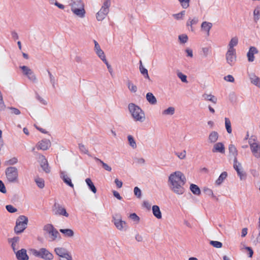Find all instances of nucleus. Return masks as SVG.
Instances as JSON below:
<instances>
[{"label": "nucleus", "instance_id": "obj_1", "mask_svg": "<svg viewBox=\"0 0 260 260\" xmlns=\"http://www.w3.org/2000/svg\"><path fill=\"white\" fill-rule=\"evenodd\" d=\"M186 181L182 172L177 170L171 173L168 176V184L170 189L176 194L180 196L185 192L184 185Z\"/></svg>", "mask_w": 260, "mask_h": 260}, {"label": "nucleus", "instance_id": "obj_2", "mask_svg": "<svg viewBox=\"0 0 260 260\" xmlns=\"http://www.w3.org/2000/svg\"><path fill=\"white\" fill-rule=\"evenodd\" d=\"M128 109L131 116L135 121L143 122L145 121V112L138 105L134 103H130L128 105Z\"/></svg>", "mask_w": 260, "mask_h": 260}, {"label": "nucleus", "instance_id": "obj_3", "mask_svg": "<svg viewBox=\"0 0 260 260\" xmlns=\"http://www.w3.org/2000/svg\"><path fill=\"white\" fill-rule=\"evenodd\" d=\"M70 6L72 12L77 17L84 18L85 17L84 5L81 0H72Z\"/></svg>", "mask_w": 260, "mask_h": 260}, {"label": "nucleus", "instance_id": "obj_4", "mask_svg": "<svg viewBox=\"0 0 260 260\" xmlns=\"http://www.w3.org/2000/svg\"><path fill=\"white\" fill-rule=\"evenodd\" d=\"M111 6V0H105L100 9L95 14L96 19L98 21H103L109 12V8Z\"/></svg>", "mask_w": 260, "mask_h": 260}, {"label": "nucleus", "instance_id": "obj_5", "mask_svg": "<svg viewBox=\"0 0 260 260\" xmlns=\"http://www.w3.org/2000/svg\"><path fill=\"white\" fill-rule=\"evenodd\" d=\"M28 222V219L26 216H19L16 221V225L14 228L15 233L18 234L23 232L27 227Z\"/></svg>", "mask_w": 260, "mask_h": 260}, {"label": "nucleus", "instance_id": "obj_6", "mask_svg": "<svg viewBox=\"0 0 260 260\" xmlns=\"http://www.w3.org/2000/svg\"><path fill=\"white\" fill-rule=\"evenodd\" d=\"M56 255L58 257L59 260H73L72 255L68 250L61 247H57L54 249Z\"/></svg>", "mask_w": 260, "mask_h": 260}, {"label": "nucleus", "instance_id": "obj_7", "mask_svg": "<svg viewBox=\"0 0 260 260\" xmlns=\"http://www.w3.org/2000/svg\"><path fill=\"white\" fill-rule=\"evenodd\" d=\"M34 254L44 260H53L54 259L53 253L45 248H42L39 251L34 250Z\"/></svg>", "mask_w": 260, "mask_h": 260}, {"label": "nucleus", "instance_id": "obj_8", "mask_svg": "<svg viewBox=\"0 0 260 260\" xmlns=\"http://www.w3.org/2000/svg\"><path fill=\"white\" fill-rule=\"evenodd\" d=\"M7 180L9 182H15L18 180V173L15 167L8 168L6 171Z\"/></svg>", "mask_w": 260, "mask_h": 260}, {"label": "nucleus", "instance_id": "obj_9", "mask_svg": "<svg viewBox=\"0 0 260 260\" xmlns=\"http://www.w3.org/2000/svg\"><path fill=\"white\" fill-rule=\"evenodd\" d=\"M248 143L253 154L256 157L258 156L260 154V144L254 138H250Z\"/></svg>", "mask_w": 260, "mask_h": 260}, {"label": "nucleus", "instance_id": "obj_10", "mask_svg": "<svg viewBox=\"0 0 260 260\" xmlns=\"http://www.w3.org/2000/svg\"><path fill=\"white\" fill-rule=\"evenodd\" d=\"M113 219L114 224L118 230L124 231L127 229V226L126 221L122 220L121 217H114Z\"/></svg>", "mask_w": 260, "mask_h": 260}, {"label": "nucleus", "instance_id": "obj_11", "mask_svg": "<svg viewBox=\"0 0 260 260\" xmlns=\"http://www.w3.org/2000/svg\"><path fill=\"white\" fill-rule=\"evenodd\" d=\"M38 162L42 170L46 173L50 172V169L47 159L43 155H39L38 156Z\"/></svg>", "mask_w": 260, "mask_h": 260}, {"label": "nucleus", "instance_id": "obj_12", "mask_svg": "<svg viewBox=\"0 0 260 260\" xmlns=\"http://www.w3.org/2000/svg\"><path fill=\"white\" fill-rule=\"evenodd\" d=\"M15 252L17 260H28L29 255L27 254L26 249L22 248L16 251Z\"/></svg>", "mask_w": 260, "mask_h": 260}, {"label": "nucleus", "instance_id": "obj_13", "mask_svg": "<svg viewBox=\"0 0 260 260\" xmlns=\"http://www.w3.org/2000/svg\"><path fill=\"white\" fill-rule=\"evenodd\" d=\"M51 145V143L49 140H44L39 142L36 146L38 149L45 151L48 150Z\"/></svg>", "mask_w": 260, "mask_h": 260}, {"label": "nucleus", "instance_id": "obj_14", "mask_svg": "<svg viewBox=\"0 0 260 260\" xmlns=\"http://www.w3.org/2000/svg\"><path fill=\"white\" fill-rule=\"evenodd\" d=\"M234 168L236 170L240 179H243L245 177V173L241 164L236 159H234Z\"/></svg>", "mask_w": 260, "mask_h": 260}, {"label": "nucleus", "instance_id": "obj_15", "mask_svg": "<svg viewBox=\"0 0 260 260\" xmlns=\"http://www.w3.org/2000/svg\"><path fill=\"white\" fill-rule=\"evenodd\" d=\"M226 60L229 64L233 63L236 60V50H228L226 53Z\"/></svg>", "mask_w": 260, "mask_h": 260}, {"label": "nucleus", "instance_id": "obj_16", "mask_svg": "<svg viewBox=\"0 0 260 260\" xmlns=\"http://www.w3.org/2000/svg\"><path fill=\"white\" fill-rule=\"evenodd\" d=\"M212 152L213 153H219L222 154H224L225 152V149L223 143L222 142L216 143L213 146Z\"/></svg>", "mask_w": 260, "mask_h": 260}, {"label": "nucleus", "instance_id": "obj_17", "mask_svg": "<svg viewBox=\"0 0 260 260\" xmlns=\"http://www.w3.org/2000/svg\"><path fill=\"white\" fill-rule=\"evenodd\" d=\"M24 74L26 75L31 81H35L36 77L31 70L26 66L21 67Z\"/></svg>", "mask_w": 260, "mask_h": 260}, {"label": "nucleus", "instance_id": "obj_18", "mask_svg": "<svg viewBox=\"0 0 260 260\" xmlns=\"http://www.w3.org/2000/svg\"><path fill=\"white\" fill-rule=\"evenodd\" d=\"M258 51L257 49L254 47H250L249 49V51L247 54V56L248 57V60L250 62H252L254 59L255 54L257 53Z\"/></svg>", "mask_w": 260, "mask_h": 260}, {"label": "nucleus", "instance_id": "obj_19", "mask_svg": "<svg viewBox=\"0 0 260 260\" xmlns=\"http://www.w3.org/2000/svg\"><path fill=\"white\" fill-rule=\"evenodd\" d=\"M212 26V24L211 23L204 21L201 24L202 31L207 35H209Z\"/></svg>", "mask_w": 260, "mask_h": 260}, {"label": "nucleus", "instance_id": "obj_20", "mask_svg": "<svg viewBox=\"0 0 260 260\" xmlns=\"http://www.w3.org/2000/svg\"><path fill=\"white\" fill-rule=\"evenodd\" d=\"M59 231L66 237L72 238L75 235L74 231L71 229H61Z\"/></svg>", "mask_w": 260, "mask_h": 260}, {"label": "nucleus", "instance_id": "obj_21", "mask_svg": "<svg viewBox=\"0 0 260 260\" xmlns=\"http://www.w3.org/2000/svg\"><path fill=\"white\" fill-rule=\"evenodd\" d=\"M219 138V135L217 132L213 131L211 132L208 136L209 142L211 143H214L217 141Z\"/></svg>", "mask_w": 260, "mask_h": 260}, {"label": "nucleus", "instance_id": "obj_22", "mask_svg": "<svg viewBox=\"0 0 260 260\" xmlns=\"http://www.w3.org/2000/svg\"><path fill=\"white\" fill-rule=\"evenodd\" d=\"M152 210L153 215L157 219L162 218V214L159 207L157 205H154L152 207Z\"/></svg>", "mask_w": 260, "mask_h": 260}, {"label": "nucleus", "instance_id": "obj_23", "mask_svg": "<svg viewBox=\"0 0 260 260\" xmlns=\"http://www.w3.org/2000/svg\"><path fill=\"white\" fill-rule=\"evenodd\" d=\"M238 41V38L237 37L232 38L229 42L228 50H235L234 48L237 45Z\"/></svg>", "mask_w": 260, "mask_h": 260}, {"label": "nucleus", "instance_id": "obj_24", "mask_svg": "<svg viewBox=\"0 0 260 260\" xmlns=\"http://www.w3.org/2000/svg\"><path fill=\"white\" fill-rule=\"evenodd\" d=\"M147 102L151 105H155L157 103L156 98L151 92H148L146 95Z\"/></svg>", "mask_w": 260, "mask_h": 260}, {"label": "nucleus", "instance_id": "obj_25", "mask_svg": "<svg viewBox=\"0 0 260 260\" xmlns=\"http://www.w3.org/2000/svg\"><path fill=\"white\" fill-rule=\"evenodd\" d=\"M18 241V237H14L9 240V242L11 244V246L14 252L17 250Z\"/></svg>", "mask_w": 260, "mask_h": 260}, {"label": "nucleus", "instance_id": "obj_26", "mask_svg": "<svg viewBox=\"0 0 260 260\" xmlns=\"http://www.w3.org/2000/svg\"><path fill=\"white\" fill-rule=\"evenodd\" d=\"M85 182L93 193L95 194L96 193V188L91 180L89 178H86Z\"/></svg>", "mask_w": 260, "mask_h": 260}, {"label": "nucleus", "instance_id": "obj_27", "mask_svg": "<svg viewBox=\"0 0 260 260\" xmlns=\"http://www.w3.org/2000/svg\"><path fill=\"white\" fill-rule=\"evenodd\" d=\"M229 150L230 155L232 157H234L235 159H236V157L238 154V152L235 145L230 144L229 146Z\"/></svg>", "mask_w": 260, "mask_h": 260}, {"label": "nucleus", "instance_id": "obj_28", "mask_svg": "<svg viewBox=\"0 0 260 260\" xmlns=\"http://www.w3.org/2000/svg\"><path fill=\"white\" fill-rule=\"evenodd\" d=\"M190 190L191 192L196 195H199L201 194V190L199 186L194 184H191L189 187Z\"/></svg>", "mask_w": 260, "mask_h": 260}, {"label": "nucleus", "instance_id": "obj_29", "mask_svg": "<svg viewBox=\"0 0 260 260\" xmlns=\"http://www.w3.org/2000/svg\"><path fill=\"white\" fill-rule=\"evenodd\" d=\"M251 83L255 85L260 87V79L255 75H251L250 76Z\"/></svg>", "mask_w": 260, "mask_h": 260}, {"label": "nucleus", "instance_id": "obj_30", "mask_svg": "<svg viewBox=\"0 0 260 260\" xmlns=\"http://www.w3.org/2000/svg\"><path fill=\"white\" fill-rule=\"evenodd\" d=\"M35 182L40 188H43L45 187V181L43 178L37 177L35 178Z\"/></svg>", "mask_w": 260, "mask_h": 260}, {"label": "nucleus", "instance_id": "obj_31", "mask_svg": "<svg viewBox=\"0 0 260 260\" xmlns=\"http://www.w3.org/2000/svg\"><path fill=\"white\" fill-rule=\"evenodd\" d=\"M227 176V173L225 172H222L216 180V183L217 185L221 184Z\"/></svg>", "mask_w": 260, "mask_h": 260}, {"label": "nucleus", "instance_id": "obj_32", "mask_svg": "<svg viewBox=\"0 0 260 260\" xmlns=\"http://www.w3.org/2000/svg\"><path fill=\"white\" fill-rule=\"evenodd\" d=\"M198 21V20L197 18H192V19H189L187 23V25L188 26H189L190 27V30L191 31H194V29L193 28V25L196 24Z\"/></svg>", "mask_w": 260, "mask_h": 260}, {"label": "nucleus", "instance_id": "obj_33", "mask_svg": "<svg viewBox=\"0 0 260 260\" xmlns=\"http://www.w3.org/2000/svg\"><path fill=\"white\" fill-rule=\"evenodd\" d=\"M127 87L129 90L132 93H136L138 90L137 86L131 82L127 83Z\"/></svg>", "mask_w": 260, "mask_h": 260}, {"label": "nucleus", "instance_id": "obj_34", "mask_svg": "<svg viewBox=\"0 0 260 260\" xmlns=\"http://www.w3.org/2000/svg\"><path fill=\"white\" fill-rule=\"evenodd\" d=\"M175 109L173 107H170L162 112L164 115H172L174 114Z\"/></svg>", "mask_w": 260, "mask_h": 260}, {"label": "nucleus", "instance_id": "obj_35", "mask_svg": "<svg viewBox=\"0 0 260 260\" xmlns=\"http://www.w3.org/2000/svg\"><path fill=\"white\" fill-rule=\"evenodd\" d=\"M48 234L50 235L52 240H55L57 238L59 233L58 231L54 228Z\"/></svg>", "mask_w": 260, "mask_h": 260}, {"label": "nucleus", "instance_id": "obj_36", "mask_svg": "<svg viewBox=\"0 0 260 260\" xmlns=\"http://www.w3.org/2000/svg\"><path fill=\"white\" fill-rule=\"evenodd\" d=\"M140 73L142 75H143L146 79H150L147 70L143 65H140Z\"/></svg>", "mask_w": 260, "mask_h": 260}, {"label": "nucleus", "instance_id": "obj_37", "mask_svg": "<svg viewBox=\"0 0 260 260\" xmlns=\"http://www.w3.org/2000/svg\"><path fill=\"white\" fill-rule=\"evenodd\" d=\"M57 214L63 215L66 217L69 216V214L67 213L66 209L64 207H62V206L58 207Z\"/></svg>", "mask_w": 260, "mask_h": 260}, {"label": "nucleus", "instance_id": "obj_38", "mask_svg": "<svg viewBox=\"0 0 260 260\" xmlns=\"http://www.w3.org/2000/svg\"><path fill=\"white\" fill-rule=\"evenodd\" d=\"M225 126L226 129L229 134L232 133V128H231V123L230 120L227 118H225Z\"/></svg>", "mask_w": 260, "mask_h": 260}, {"label": "nucleus", "instance_id": "obj_39", "mask_svg": "<svg viewBox=\"0 0 260 260\" xmlns=\"http://www.w3.org/2000/svg\"><path fill=\"white\" fill-rule=\"evenodd\" d=\"M127 138L130 146L133 148H136L137 144L134 138L132 136L129 135L128 136Z\"/></svg>", "mask_w": 260, "mask_h": 260}, {"label": "nucleus", "instance_id": "obj_40", "mask_svg": "<svg viewBox=\"0 0 260 260\" xmlns=\"http://www.w3.org/2000/svg\"><path fill=\"white\" fill-rule=\"evenodd\" d=\"M54 228L52 224H47L43 227V230L47 234H49Z\"/></svg>", "mask_w": 260, "mask_h": 260}, {"label": "nucleus", "instance_id": "obj_41", "mask_svg": "<svg viewBox=\"0 0 260 260\" xmlns=\"http://www.w3.org/2000/svg\"><path fill=\"white\" fill-rule=\"evenodd\" d=\"M63 179L65 183H66L68 185L70 186L73 187L74 185L72 182V180L70 177H69L68 176L64 175L62 176Z\"/></svg>", "mask_w": 260, "mask_h": 260}, {"label": "nucleus", "instance_id": "obj_42", "mask_svg": "<svg viewBox=\"0 0 260 260\" xmlns=\"http://www.w3.org/2000/svg\"><path fill=\"white\" fill-rule=\"evenodd\" d=\"M96 54L98 56L103 60V61H106V57L105 55V53L104 51L101 49L96 52Z\"/></svg>", "mask_w": 260, "mask_h": 260}, {"label": "nucleus", "instance_id": "obj_43", "mask_svg": "<svg viewBox=\"0 0 260 260\" xmlns=\"http://www.w3.org/2000/svg\"><path fill=\"white\" fill-rule=\"evenodd\" d=\"M205 96L207 100H209V101L211 102L212 103H213L214 104L216 103L217 99L215 98V96H214L213 95L211 94H206L205 95Z\"/></svg>", "mask_w": 260, "mask_h": 260}, {"label": "nucleus", "instance_id": "obj_44", "mask_svg": "<svg viewBox=\"0 0 260 260\" xmlns=\"http://www.w3.org/2000/svg\"><path fill=\"white\" fill-rule=\"evenodd\" d=\"M183 8L186 9L189 6L190 0H178Z\"/></svg>", "mask_w": 260, "mask_h": 260}, {"label": "nucleus", "instance_id": "obj_45", "mask_svg": "<svg viewBox=\"0 0 260 260\" xmlns=\"http://www.w3.org/2000/svg\"><path fill=\"white\" fill-rule=\"evenodd\" d=\"M50 3L51 4H54L60 9L63 10L65 8V7L63 4L59 3L54 0H51Z\"/></svg>", "mask_w": 260, "mask_h": 260}, {"label": "nucleus", "instance_id": "obj_46", "mask_svg": "<svg viewBox=\"0 0 260 260\" xmlns=\"http://www.w3.org/2000/svg\"><path fill=\"white\" fill-rule=\"evenodd\" d=\"M210 244L215 248H220L222 247V243L217 241H211Z\"/></svg>", "mask_w": 260, "mask_h": 260}, {"label": "nucleus", "instance_id": "obj_47", "mask_svg": "<svg viewBox=\"0 0 260 260\" xmlns=\"http://www.w3.org/2000/svg\"><path fill=\"white\" fill-rule=\"evenodd\" d=\"M135 239L138 242H142L144 241V236L142 234L137 233L135 235Z\"/></svg>", "mask_w": 260, "mask_h": 260}, {"label": "nucleus", "instance_id": "obj_48", "mask_svg": "<svg viewBox=\"0 0 260 260\" xmlns=\"http://www.w3.org/2000/svg\"><path fill=\"white\" fill-rule=\"evenodd\" d=\"M184 13V11H183L177 14H175L173 16L176 19L181 20L183 18Z\"/></svg>", "mask_w": 260, "mask_h": 260}, {"label": "nucleus", "instance_id": "obj_49", "mask_svg": "<svg viewBox=\"0 0 260 260\" xmlns=\"http://www.w3.org/2000/svg\"><path fill=\"white\" fill-rule=\"evenodd\" d=\"M134 193L135 195L138 198H140L141 197V190L138 187H135L134 188Z\"/></svg>", "mask_w": 260, "mask_h": 260}, {"label": "nucleus", "instance_id": "obj_50", "mask_svg": "<svg viewBox=\"0 0 260 260\" xmlns=\"http://www.w3.org/2000/svg\"><path fill=\"white\" fill-rule=\"evenodd\" d=\"M6 208L7 211L10 213H14L17 211V209L11 205H7Z\"/></svg>", "mask_w": 260, "mask_h": 260}, {"label": "nucleus", "instance_id": "obj_51", "mask_svg": "<svg viewBox=\"0 0 260 260\" xmlns=\"http://www.w3.org/2000/svg\"><path fill=\"white\" fill-rule=\"evenodd\" d=\"M129 217L134 221L138 222L140 220V218L137 215L136 213L131 214Z\"/></svg>", "mask_w": 260, "mask_h": 260}, {"label": "nucleus", "instance_id": "obj_52", "mask_svg": "<svg viewBox=\"0 0 260 260\" xmlns=\"http://www.w3.org/2000/svg\"><path fill=\"white\" fill-rule=\"evenodd\" d=\"M224 80L226 81V82H234L235 81V79L234 77L232 75H229L228 76H226L224 77Z\"/></svg>", "mask_w": 260, "mask_h": 260}, {"label": "nucleus", "instance_id": "obj_53", "mask_svg": "<svg viewBox=\"0 0 260 260\" xmlns=\"http://www.w3.org/2000/svg\"><path fill=\"white\" fill-rule=\"evenodd\" d=\"M180 41L182 43H185L188 40V37L186 35H182L179 37Z\"/></svg>", "mask_w": 260, "mask_h": 260}, {"label": "nucleus", "instance_id": "obj_54", "mask_svg": "<svg viewBox=\"0 0 260 260\" xmlns=\"http://www.w3.org/2000/svg\"><path fill=\"white\" fill-rule=\"evenodd\" d=\"M178 77L181 79V80L183 82H187V77L186 76L182 73H178Z\"/></svg>", "mask_w": 260, "mask_h": 260}, {"label": "nucleus", "instance_id": "obj_55", "mask_svg": "<svg viewBox=\"0 0 260 260\" xmlns=\"http://www.w3.org/2000/svg\"><path fill=\"white\" fill-rule=\"evenodd\" d=\"M79 148L80 151L82 153H84V154L88 153V150L87 149V148H86V147L84 145H83L82 144H80L79 146Z\"/></svg>", "mask_w": 260, "mask_h": 260}, {"label": "nucleus", "instance_id": "obj_56", "mask_svg": "<svg viewBox=\"0 0 260 260\" xmlns=\"http://www.w3.org/2000/svg\"><path fill=\"white\" fill-rule=\"evenodd\" d=\"M0 191L3 193H5L7 192L5 184L1 180H0Z\"/></svg>", "mask_w": 260, "mask_h": 260}, {"label": "nucleus", "instance_id": "obj_57", "mask_svg": "<svg viewBox=\"0 0 260 260\" xmlns=\"http://www.w3.org/2000/svg\"><path fill=\"white\" fill-rule=\"evenodd\" d=\"M177 156L179 158L181 159H183L186 157V152L185 151H183L182 152L177 153Z\"/></svg>", "mask_w": 260, "mask_h": 260}, {"label": "nucleus", "instance_id": "obj_58", "mask_svg": "<svg viewBox=\"0 0 260 260\" xmlns=\"http://www.w3.org/2000/svg\"><path fill=\"white\" fill-rule=\"evenodd\" d=\"M18 162V159L16 157H12L8 160V162L10 165H15Z\"/></svg>", "mask_w": 260, "mask_h": 260}, {"label": "nucleus", "instance_id": "obj_59", "mask_svg": "<svg viewBox=\"0 0 260 260\" xmlns=\"http://www.w3.org/2000/svg\"><path fill=\"white\" fill-rule=\"evenodd\" d=\"M10 110L11 111V113L12 114L19 115L20 114V111L16 108H11Z\"/></svg>", "mask_w": 260, "mask_h": 260}, {"label": "nucleus", "instance_id": "obj_60", "mask_svg": "<svg viewBox=\"0 0 260 260\" xmlns=\"http://www.w3.org/2000/svg\"><path fill=\"white\" fill-rule=\"evenodd\" d=\"M100 161L103 165V167L105 169V170H106L107 171H108L109 172L111 171L112 169L110 166H109L107 164H105L102 160H100Z\"/></svg>", "mask_w": 260, "mask_h": 260}, {"label": "nucleus", "instance_id": "obj_61", "mask_svg": "<svg viewBox=\"0 0 260 260\" xmlns=\"http://www.w3.org/2000/svg\"><path fill=\"white\" fill-rule=\"evenodd\" d=\"M244 248L248 251V252L249 253V257H251L253 254L252 249L249 247H245Z\"/></svg>", "mask_w": 260, "mask_h": 260}, {"label": "nucleus", "instance_id": "obj_62", "mask_svg": "<svg viewBox=\"0 0 260 260\" xmlns=\"http://www.w3.org/2000/svg\"><path fill=\"white\" fill-rule=\"evenodd\" d=\"M115 182L118 188H121L122 187L123 183L121 180L116 179L115 180Z\"/></svg>", "mask_w": 260, "mask_h": 260}, {"label": "nucleus", "instance_id": "obj_63", "mask_svg": "<svg viewBox=\"0 0 260 260\" xmlns=\"http://www.w3.org/2000/svg\"><path fill=\"white\" fill-rule=\"evenodd\" d=\"M253 15L257 18L260 15V9L258 8L255 9L253 11Z\"/></svg>", "mask_w": 260, "mask_h": 260}, {"label": "nucleus", "instance_id": "obj_64", "mask_svg": "<svg viewBox=\"0 0 260 260\" xmlns=\"http://www.w3.org/2000/svg\"><path fill=\"white\" fill-rule=\"evenodd\" d=\"M186 52L187 54V55L190 57H193V52L192 50L190 49H187Z\"/></svg>", "mask_w": 260, "mask_h": 260}]
</instances>
